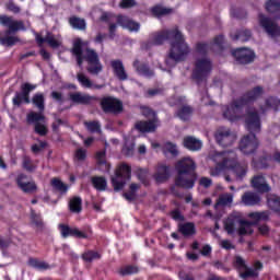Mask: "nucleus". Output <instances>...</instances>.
Listing matches in <instances>:
<instances>
[{
	"instance_id": "nucleus-22",
	"label": "nucleus",
	"mask_w": 280,
	"mask_h": 280,
	"mask_svg": "<svg viewBox=\"0 0 280 280\" xmlns=\"http://www.w3.org/2000/svg\"><path fill=\"white\" fill-rule=\"evenodd\" d=\"M252 187L259 194H268L270 191V185L266 182L264 175H256L252 178Z\"/></svg>"
},
{
	"instance_id": "nucleus-1",
	"label": "nucleus",
	"mask_w": 280,
	"mask_h": 280,
	"mask_svg": "<svg viewBox=\"0 0 280 280\" xmlns=\"http://www.w3.org/2000/svg\"><path fill=\"white\" fill-rule=\"evenodd\" d=\"M209 159L215 165L209 168L210 176L218 177L224 172H232L236 180H244L248 174V165L237 162V154L234 151H213L209 154Z\"/></svg>"
},
{
	"instance_id": "nucleus-21",
	"label": "nucleus",
	"mask_w": 280,
	"mask_h": 280,
	"mask_svg": "<svg viewBox=\"0 0 280 280\" xmlns=\"http://www.w3.org/2000/svg\"><path fill=\"white\" fill-rule=\"evenodd\" d=\"M232 56H234L241 65H248L255 60V52L247 48H237L232 51Z\"/></svg>"
},
{
	"instance_id": "nucleus-7",
	"label": "nucleus",
	"mask_w": 280,
	"mask_h": 280,
	"mask_svg": "<svg viewBox=\"0 0 280 280\" xmlns=\"http://www.w3.org/2000/svg\"><path fill=\"white\" fill-rule=\"evenodd\" d=\"M177 178L175 180L176 187L184 189H194L198 175H196V162L191 158H183L175 164Z\"/></svg>"
},
{
	"instance_id": "nucleus-14",
	"label": "nucleus",
	"mask_w": 280,
	"mask_h": 280,
	"mask_svg": "<svg viewBox=\"0 0 280 280\" xmlns=\"http://www.w3.org/2000/svg\"><path fill=\"white\" fill-rule=\"evenodd\" d=\"M237 139V136L231 131V129L226 127H221L215 132V141L222 148H229V145H233Z\"/></svg>"
},
{
	"instance_id": "nucleus-33",
	"label": "nucleus",
	"mask_w": 280,
	"mask_h": 280,
	"mask_svg": "<svg viewBox=\"0 0 280 280\" xmlns=\"http://www.w3.org/2000/svg\"><path fill=\"white\" fill-rule=\"evenodd\" d=\"M231 205H233V194L224 192L219 196L214 207L218 209V207H231Z\"/></svg>"
},
{
	"instance_id": "nucleus-38",
	"label": "nucleus",
	"mask_w": 280,
	"mask_h": 280,
	"mask_svg": "<svg viewBox=\"0 0 280 280\" xmlns=\"http://www.w3.org/2000/svg\"><path fill=\"white\" fill-rule=\"evenodd\" d=\"M51 187L59 191L60 194H67L69 191V186H67L60 178H52L51 179Z\"/></svg>"
},
{
	"instance_id": "nucleus-27",
	"label": "nucleus",
	"mask_w": 280,
	"mask_h": 280,
	"mask_svg": "<svg viewBox=\"0 0 280 280\" xmlns=\"http://www.w3.org/2000/svg\"><path fill=\"white\" fill-rule=\"evenodd\" d=\"M93 100H95V96H91L82 92L71 94V102H73L74 104H91Z\"/></svg>"
},
{
	"instance_id": "nucleus-49",
	"label": "nucleus",
	"mask_w": 280,
	"mask_h": 280,
	"mask_svg": "<svg viewBox=\"0 0 280 280\" xmlns=\"http://www.w3.org/2000/svg\"><path fill=\"white\" fill-rule=\"evenodd\" d=\"M102 256L97 252H85L82 256L84 261H95V259H100Z\"/></svg>"
},
{
	"instance_id": "nucleus-24",
	"label": "nucleus",
	"mask_w": 280,
	"mask_h": 280,
	"mask_svg": "<svg viewBox=\"0 0 280 280\" xmlns=\"http://www.w3.org/2000/svg\"><path fill=\"white\" fill-rule=\"evenodd\" d=\"M117 22L124 30H128L129 32H138L141 28V25L126 15H118Z\"/></svg>"
},
{
	"instance_id": "nucleus-48",
	"label": "nucleus",
	"mask_w": 280,
	"mask_h": 280,
	"mask_svg": "<svg viewBox=\"0 0 280 280\" xmlns=\"http://www.w3.org/2000/svg\"><path fill=\"white\" fill-rule=\"evenodd\" d=\"M74 161L82 163V161H86V149L79 148L74 152Z\"/></svg>"
},
{
	"instance_id": "nucleus-18",
	"label": "nucleus",
	"mask_w": 280,
	"mask_h": 280,
	"mask_svg": "<svg viewBox=\"0 0 280 280\" xmlns=\"http://www.w3.org/2000/svg\"><path fill=\"white\" fill-rule=\"evenodd\" d=\"M224 43V36L219 35L213 39L212 44H198L197 45V54L198 56H205L209 49L212 51H220L222 49V45Z\"/></svg>"
},
{
	"instance_id": "nucleus-20",
	"label": "nucleus",
	"mask_w": 280,
	"mask_h": 280,
	"mask_svg": "<svg viewBox=\"0 0 280 280\" xmlns=\"http://www.w3.org/2000/svg\"><path fill=\"white\" fill-rule=\"evenodd\" d=\"M259 23L260 26L267 32L268 36H271V38H277V36H280V27L277 25V23H275V21L264 16V14H260Z\"/></svg>"
},
{
	"instance_id": "nucleus-46",
	"label": "nucleus",
	"mask_w": 280,
	"mask_h": 280,
	"mask_svg": "<svg viewBox=\"0 0 280 280\" xmlns=\"http://www.w3.org/2000/svg\"><path fill=\"white\" fill-rule=\"evenodd\" d=\"M177 117H179V119H182L183 121H187V119H189V117H191V107L183 106L177 112Z\"/></svg>"
},
{
	"instance_id": "nucleus-34",
	"label": "nucleus",
	"mask_w": 280,
	"mask_h": 280,
	"mask_svg": "<svg viewBox=\"0 0 280 280\" xmlns=\"http://www.w3.org/2000/svg\"><path fill=\"white\" fill-rule=\"evenodd\" d=\"M179 232L184 234L185 237H191V235H196V224L192 222L179 224Z\"/></svg>"
},
{
	"instance_id": "nucleus-40",
	"label": "nucleus",
	"mask_w": 280,
	"mask_h": 280,
	"mask_svg": "<svg viewBox=\"0 0 280 280\" xmlns=\"http://www.w3.org/2000/svg\"><path fill=\"white\" fill-rule=\"evenodd\" d=\"M16 43H21V39L16 36H4L0 37V44L4 47H14Z\"/></svg>"
},
{
	"instance_id": "nucleus-45",
	"label": "nucleus",
	"mask_w": 280,
	"mask_h": 280,
	"mask_svg": "<svg viewBox=\"0 0 280 280\" xmlns=\"http://www.w3.org/2000/svg\"><path fill=\"white\" fill-rule=\"evenodd\" d=\"M82 211V198L73 197L71 199V213H81Z\"/></svg>"
},
{
	"instance_id": "nucleus-29",
	"label": "nucleus",
	"mask_w": 280,
	"mask_h": 280,
	"mask_svg": "<svg viewBox=\"0 0 280 280\" xmlns=\"http://www.w3.org/2000/svg\"><path fill=\"white\" fill-rule=\"evenodd\" d=\"M31 103H33V106L37 108V113H45V94L43 93H35L31 100Z\"/></svg>"
},
{
	"instance_id": "nucleus-17",
	"label": "nucleus",
	"mask_w": 280,
	"mask_h": 280,
	"mask_svg": "<svg viewBox=\"0 0 280 280\" xmlns=\"http://www.w3.org/2000/svg\"><path fill=\"white\" fill-rule=\"evenodd\" d=\"M15 183L19 189L23 191V194H35V191H38V186L36 185V182L34 180L28 182L27 175L23 173L16 176Z\"/></svg>"
},
{
	"instance_id": "nucleus-2",
	"label": "nucleus",
	"mask_w": 280,
	"mask_h": 280,
	"mask_svg": "<svg viewBox=\"0 0 280 280\" xmlns=\"http://www.w3.org/2000/svg\"><path fill=\"white\" fill-rule=\"evenodd\" d=\"M165 40H168L171 45L168 57L165 60L167 67H175L176 62H180L189 56V46L185 43V37L178 28L155 34L152 44L163 45Z\"/></svg>"
},
{
	"instance_id": "nucleus-53",
	"label": "nucleus",
	"mask_w": 280,
	"mask_h": 280,
	"mask_svg": "<svg viewBox=\"0 0 280 280\" xmlns=\"http://www.w3.org/2000/svg\"><path fill=\"white\" fill-rule=\"evenodd\" d=\"M45 148H47V141H39V144L35 143L31 147V151L33 154H38L39 152H43Z\"/></svg>"
},
{
	"instance_id": "nucleus-30",
	"label": "nucleus",
	"mask_w": 280,
	"mask_h": 280,
	"mask_svg": "<svg viewBox=\"0 0 280 280\" xmlns=\"http://www.w3.org/2000/svg\"><path fill=\"white\" fill-rule=\"evenodd\" d=\"M170 178V167L165 164H160L155 173L156 183H163Z\"/></svg>"
},
{
	"instance_id": "nucleus-43",
	"label": "nucleus",
	"mask_w": 280,
	"mask_h": 280,
	"mask_svg": "<svg viewBox=\"0 0 280 280\" xmlns=\"http://www.w3.org/2000/svg\"><path fill=\"white\" fill-rule=\"evenodd\" d=\"M164 154H172V156H178V148L172 142H165L163 145Z\"/></svg>"
},
{
	"instance_id": "nucleus-55",
	"label": "nucleus",
	"mask_w": 280,
	"mask_h": 280,
	"mask_svg": "<svg viewBox=\"0 0 280 280\" xmlns=\"http://www.w3.org/2000/svg\"><path fill=\"white\" fill-rule=\"evenodd\" d=\"M7 10L9 12H12L13 14H20L21 13V7H19L14 1H9L7 4Z\"/></svg>"
},
{
	"instance_id": "nucleus-28",
	"label": "nucleus",
	"mask_w": 280,
	"mask_h": 280,
	"mask_svg": "<svg viewBox=\"0 0 280 280\" xmlns=\"http://www.w3.org/2000/svg\"><path fill=\"white\" fill-rule=\"evenodd\" d=\"M184 148H187V150H190L191 152H198V150L202 149V141L194 137H186L184 139Z\"/></svg>"
},
{
	"instance_id": "nucleus-12",
	"label": "nucleus",
	"mask_w": 280,
	"mask_h": 280,
	"mask_svg": "<svg viewBox=\"0 0 280 280\" xmlns=\"http://www.w3.org/2000/svg\"><path fill=\"white\" fill-rule=\"evenodd\" d=\"M130 167L128 164H121L116 170V174L114 177H112V184L115 189V191H119L124 189V185H126L127 180H130Z\"/></svg>"
},
{
	"instance_id": "nucleus-50",
	"label": "nucleus",
	"mask_w": 280,
	"mask_h": 280,
	"mask_svg": "<svg viewBox=\"0 0 280 280\" xmlns=\"http://www.w3.org/2000/svg\"><path fill=\"white\" fill-rule=\"evenodd\" d=\"M22 167L26 170V172H34V170H36L34 163H32V159L27 155L23 158Z\"/></svg>"
},
{
	"instance_id": "nucleus-3",
	"label": "nucleus",
	"mask_w": 280,
	"mask_h": 280,
	"mask_svg": "<svg viewBox=\"0 0 280 280\" xmlns=\"http://www.w3.org/2000/svg\"><path fill=\"white\" fill-rule=\"evenodd\" d=\"M247 218H249L252 222L244 220L242 212H232L224 221V230L226 233H229V235H233L235 231H237L238 235H252V233L255 231L253 229L254 224L261 222V220H268V218H270V212H249Z\"/></svg>"
},
{
	"instance_id": "nucleus-9",
	"label": "nucleus",
	"mask_w": 280,
	"mask_h": 280,
	"mask_svg": "<svg viewBox=\"0 0 280 280\" xmlns=\"http://www.w3.org/2000/svg\"><path fill=\"white\" fill-rule=\"evenodd\" d=\"M141 114L151 119L148 121H139L136 125L137 130L140 132H154V130L159 128V118L156 117V114L147 106L141 107Z\"/></svg>"
},
{
	"instance_id": "nucleus-44",
	"label": "nucleus",
	"mask_w": 280,
	"mask_h": 280,
	"mask_svg": "<svg viewBox=\"0 0 280 280\" xmlns=\"http://www.w3.org/2000/svg\"><path fill=\"white\" fill-rule=\"evenodd\" d=\"M84 126L89 132H102V125L97 120L84 121Z\"/></svg>"
},
{
	"instance_id": "nucleus-15",
	"label": "nucleus",
	"mask_w": 280,
	"mask_h": 280,
	"mask_svg": "<svg viewBox=\"0 0 280 280\" xmlns=\"http://www.w3.org/2000/svg\"><path fill=\"white\" fill-rule=\"evenodd\" d=\"M0 25L2 27H7L5 35L10 36V34H16L19 31H25V23L23 21H16L12 19V16L0 15Z\"/></svg>"
},
{
	"instance_id": "nucleus-23",
	"label": "nucleus",
	"mask_w": 280,
	"mask_h": 280,
	"mask_svg": "<svg viewBox=\"0 0 280 280\" xmlns=\"http://www.w3.org/2000/svg\"><path fill=\"white\" fill-rule=\"evenodd\" d=\"M241 202L244 207H257L261 203V197L257 192L246 191L241 197Z\"/></svg>"
},
{
	"instance_id": "nucleus-59",
	"label": "nucleus",
	"mask_w": 280,
	"mask_h": 280,
	"mask_svg": "<svg viewBox=\"0 0 280 280\" xmlns=\"http://www.w3.org/2000/svg\"><path fill=\"white\" fill-rule=\"evenodd\" d=\"M137 5V2L135 0H121L119 7L120 8H135Z\"/></svg>"
},
{
	"instance_id": "nucleus-37",
	"label": "nucleus",
	"mask_w": 280,
	"mask_h": 280,
	"mask_svg": "<svg viewBox=\"0 0 280 280\" xmlns=\"http://www.w3.org/2000/svg\"><path fill=\"white\" fill-rule=\"evenodd\" d=\"M71 26L73 30H79V32H84L86 30V21L82 18L72 16Z\"/></svg>"
},
{
	"instance_id": "nucleus-54",
	"label": "nucleus",
	"mask_w": 280,
	"mask_h": 280,
	"mask_svg": "<svg viewBox=\"0 0 280 280\" xmlns=\"http://www.w3.org/2000/svg\"><path fill=\"white\" fill-rule=\"evenodd\" d=\"M71 235L72 237H77L78 240H86V237H89L86 233H84L83 231H80L78 228L71 229Z\"/></svg>"
},
{
	"instance_id": "nucleus-4",
	"label": "nucleus",
	"mask_w": 280,
	"mask_h": 280,
	"mask_svg": "<svg viewBox=\"0 0 280 280\" xmlns=\"http://www.w3.org/2000/svg\"><path fill=\"white\" fill-rule=\"evenodd\" d=\"M245 128L250 135L244 136L240 142V150L243 154H253L259 148V141L255 135L261 132V119L259 112L249 107L245 114Z\"/></svg>"
},
{
	"instance_id": "nucleus-64",
	"label": "nucleus",
	"mask_w": 280,
	"mask_h": 280,
	"mask_svg": "<svg viewBox=\"0 0 280 280\" xmlns=\"http://www.w3.org/2000/svg\"><path fill=\"white\" fill-rule=\"evenodd\" d=\"M172 218L173 220H177L178 222H182V220H184L183 214H180V211L178 210H174L172 212Z\"/></svg>"
},
{
	"instance_id": "nucleus-58",
	"label": "nucleus",
	"mask_w": 280,
	"mask_h": 280,
	"mask_svg": "<svg viewBox=\"0 0 280 280\" xmlns=\"http://www.w3.org/2000/svg\"><path fill=\"white\" fill-rule=\"evenodd\" d=\"M65 120H62L61 118H57L56 121H54L51 125L52 132H58L60 126H65Z\"/></svg>"
},
{
	"instance_id": "nucleus-32",
	"label": "nucleus",
	"mask_w": 280,
	"mask_h": 280,
	"mask_svg": "<svg viewBox=\"0 0 280 280\" xmlns=\"http://www.w3.org/2000/svg\"><path fill=\"white\" fill-rule=\"evenodd\" d=\"M78 81L83 89H104V85L94 84L84 73L78 74Z\"/></svg>"
},
{
	"instance_id": "nucleus-19",
	"label": "nucleus",
	"mask_w": 280,
	"mask_h": 280,
	"mask_svg": "<svg viewBox=\"0 0 280 280\" xmlns=\"http://www.w3.org/2000/svg\"><path fill=\"white\" fill-rule=\"evenodd\" d=\"M35 40L38 47H43L45 43H47L51 49H59V47H62V40L56 38V35L51 32H47L45 37H42L40 34H36Z\"/></svg>"
},
{
	"instance_id": "nucleus-41",
	"label": "nucleus",
	"mask_w": 280,
	"mask_h": 280,
	"mask_svg": "<svg viewBox=\"0 0 280 280\" xmlns=\"http://www.w3.org/2000/svg\"><path fill=\"white\" fill-rule=\"evenodd\" d=\"M266 10L270 14H277V12H280V0H269V1H267Z\"/></svg>"
},
{
	"instance_id": "nucleus-31",
	"label": "nucleus",
	"mask_w": 280,
	"mask_h": 280,
	"mask_svg": "<svg viewBox=\"0 0 280 280\" xmlns=\"http://www.w3.org/2000/svg\"><path fill=\"white\" fill-rule=\"evenodd\" d=\"M96 162L98 165V170L101 172H109L110 171V164L106 162V151H98L96 153Z\"/></svg>"
},
{
	"instance_id": "nucleus-5",
	"label": "nucleus",
	"mask_w": 280,
	"mask_h": 280,
	"mask_svg": "<svg viewBox=\"0 0 280 280\" xmlns=\"http://www.w3.org/2000/svg\"><path fill=\"white\" fill-rule=\"evenodd\" d=\"M72 54L77 58V63L82 67V62H86L88 71L92 75L102 73V62L100 61V55L95 49L89 48V42H82L80 38L73 40Z\"/></svg>"
},
{
	"instance_id": "nucleus-42",
	"label": "nucleus",
	"mask_w": 280,
	"mask_h": 280,
	"mask_svg": "<svg viewBox=\"0 0 280 280\" xmlns=\"http://www.w3.org/2000/svg\"><path fill=\"white\" fill-rule=\"evenodd\" d=\"M92 184L97 191H104L107 187L106 178L104 177H93Z\"/></svg>"
},
{
	"instance_id": "nucleus-36",
	"label": "nucleus",
	"mask_w": 280,
	"mask_h": 280,
	"mask_svg": "<svg viewBox=\"0 0 280 280\" xmlns=\"http://www.w3.org/2000/svg\"><path fill=\"white\" fill-rule=\"evenodd\" d=\"M133 67L136 71L139 73V75H143L144 78H152L154 75V72L148 68L145 65L139 66V61L133 62Z\"/></svg>"
},
{
	"instance_id": "nucleus-52",
	"label": "nucleus",
	"mask_w": 280,
	"mask_h": 280,
	"mask_svg": "<svg viewBox=\"0 0 280 280\" xmlns=\"http://www.w3.org/2000/svg\"><path fill=\"white\" fill-rule=\"evenodd\" d=\"M58 229L61 233V237H63L66 240V237H69L71 235V226L65 224V223H60L58 225Z\"/></svg>"
},
{
	"instance_id": "nucleus-56",
	"label": "nucleus",
	"mask_w": 280,
	"mask_h": 280,
	"mask_svg": "<svg viewBox=\"0 0 280 280\" xmlns=\"http://www.w3.org/2000/svg\"><path fill=\"white\" fill-rule=\"evenodd\" d=\"M50 97L51 100H54L55 102H58V104H65V96H62V93L58 92V91H52L50 93Z\"/></svg>"
},
{
	"instance_id": "nucleus-60",
	"label": "nucleus",
	"mask_w": 280,
	"mask_h": 280,
	"mask_svg": "<svg viewBox=\"0 0 280 280\" xmlns=\"http://www.w3.org/2000/svg\"><path fill=\"white\" fill-rule=\"evenodd\" d=\"M122 152L124 154H126V156H132L135 152V144L131 143L129 147L128 144H125V147L122 148Z\"/></svg>"
},
{
	"instance_id": "nucleus-39",
	"label": "nucleus",
	"mask_w": 280,
	"mask_h": 280,
	"mask_svg": "<svg viewBox=\"0 0 280 280\" xmlns=\"http://www.w3.org/2000/svg\"><path fill=\"white\" fill-rule=\"evenodd\" d=\"M151 12L154 14V16L160 19V16H167V14H172L174 10L161 5H155L151 9Z\"/></svg>"
},
{
	"instance_id": "nucleus-47",
	"label": "nucleus",
	"mask_w": 280,
	"mask_h": 280,
	"mask_svg": "<svg viewBox=\"0 0 280 280\" xmlns=\"http://www.w3.org/2000/svg\"><path fill=\"white\" fill-rule=\"evenodd\" d=\"M31 220L33 222V224H35V226H37V229H43V217H40V214L36 213V210L31 209Z\"/></svg>"
},
{
	"instance_id": "nucleus-26",
	"label": "nucleus",
	"mask_w": 280,
	"mask_h": 280,
	"mask_svg": "<svg viewBox=\"0 0 280 280\" xmlns=\"http://www.w3.org/2000/svg\"><path fill=\"white\" fill-rule=\"evenodd\" d=\"M280 106V100L277 97H269L265 101L264 105H260L258 113H260L261 115L268 113V110H270V108H272L273 110H277Z\"/></svg>"
},
{
	"instance_id": "nucleus-11",
	"label": "nucleus",
	"mask_w": 280,
	"mask_h": 280,
	"mask_svg": "<svg viewBox=\"0 0 280 280\" xmlns=\"http://www.w3.org/2000/svg\"><path fill=\"white\" fill-rule=\"evenodd\" d=\"M211 73V61L207 57H199L196 60L195 69L192 71L194 80H197L198 83L206 80L207 75Z\"/></svg>"
},
{
	"instance_id": "nucleus-63",
	"label": "nucleus",
	"mask_w": 280,
	"mask_h": 280,
	"mask_svg": "<svg viewBox=\"0 0 280 280\" xmlns=\"http://www.w3.org/2000/svg\"><path fill=\"white\" fill-rule=\"evenodd\" d=\"M39 55L42 56L43 60H50L51 59V54L47 50H45V48H42L39 50Z\"/></svg>"
},
{
	"instance_id": "nucleus-25",
	"label": "nucleus",
	"mask_w": 280,
	"mask_h": 280,
	"mask_svg": "<svg viewBox=\"0 0 280 280\" xmlns=\"http://www.w3.org/2000/svg\"><path fill=\"white\" fill-rule=\"evenodd\" d=\"M110 66L114 70V73L118 80L125 81L128 80V73L126 72V68H124V62L121 60H113Z\"/></svg>"
},
{
	"instance_id": "nucleus-10",
	"label": "nucleus",
	"mask_w": 280,
	"mask_h": 280,
	"mask_svg": "<svg viewBox=\"0 0 280 280\" xmlns=\"http://www.w3.org/2000/svg\"><path fill=\"white\" fill-rule=\"evenodd\" d=\"M32 91H36V85L27 82L22 83L20 92H15L12 98L13 106H15V108H21L23 104H32V98L30 97Z\"/></svg>"
},
{
	"instance_id": "nucleus-6",
	"label": "nucleus",
	"mask_w": 280,
	"mask_h": 280,
	"mask_svg": "<svg viewBox=\"0 0 280 280\" xmlns=\"http://www.w3.org/2000/svg\"><path fill=\"white\" fill-rule=\"evenodd\" d=\"M264 95V89L261 86H256L252 91L246 92L240 98L234 101L230 106L223 107V117L228 121H240L242 117V108L253 104L256 100H259V96Z\"/></svg>"
},
{
	"instance_id": "nucleus-8",
	"label": "nucleus",
	"mask_w": 280,
	"mask_h": 280,
	"mask_svg": "<svg viewBox=\"0 0 280 280\" xmlns=\"http://www.w3.org/2000/svg\"><path fill=\"white\" fill-rule=\"evenodd\" d=\"M234 266L237 268L242 279H255L256 277H259V271L264 269V264L259 260L254 262V268H248V266H246V260L241 256L235 257Z\"/></svg>"
},
{
	"instance_id": "nucleus-61",
	"label": "nucleus",
	"mask_w": 280,
	"mask_h": 280,
	"mask_svg": "<svg viewBox=\"0 0 280 280\" xmlns=\"http://www.w3.org/2000/svg\"><path fill=\"white\" fill-rule=\"evenodd\" d=\"M199 185H201V187L207 188V187H211V185H213V182L209 177H201L199 180Z\"/></svg>"
},
{
	"instance_id": "nucleus-57",
	"label": "nucleus",
	"mask_w": 280,
	"mask_h": 280,
	"mask_svg": "<svg viewBox=\"0 0 280 280\" xmlns=\"http://www.w3.org/2000/svg\"><path fill=\"white\" fill-rule=\"evenodd\" d=\"M137 272H139V269L135 266H127L120 270V275H122V276L135 275Z\"/></svg>"
},
{
	"instance_id": "nucleus-62",
	"label": "nucleus",
	"mask_w": 280,
	"mask_h": 280,
	"mask_svg": "<svg viewBox=\"0 0 280 280\" xmlns=\"http://www.w3.org/2000/svg\"><path fill=\"white\" fill-rule=\"evenodd\" d=\"M220 246L221 248H225V250H231L232 248H234L233 243H231V241L229 240L221 241Z\"/></svg>"
},
{
	"instance_id": "nucleus-35",
	"label": "nucleus",
	"mask_w": 280,
	"mask_h": 280,
	"mask_svg": "<svg viewBox=\"0 0 280 280\" xmlns=\"http://www.w3.org/2000/svg\"><path fill=\"white\" fill-rule=\"evenodd\" d=\"M28 266H31V268H35V270H49V268H51L49 264L39 260L38 258H30Z\"/></svg>"
},
{
	"instance_id": "nucleus-13",
	"label": "nucleus",
	"mask_w": 280,
	"mask_h": 280,
	"mask_svg": "<svg viewBox=\"0 0 280 280\" xmlns=\"http://www.w3.org/2000/svg\"><path fill=\"white\" fill-rule=\"evenodd\" d=\"M26 121L27 124H34V131L36 135H39V137H46V135L49 132L47 126L40 122L45 121V114L31 112L26 115Z\"/></svg>"
},
{
	"instance_id": "nucleus-51",
	"label": "nucleus",
	"mask_w": 280,
	"mask_h": 280,
	"mask_svg": "<svg viewBox=\"0 0 280 280\" xmlns=\"http://www.w3.org/2000/svg\"><path fill=\"white\" fill-rule=\"evenodd\" d=\"M233 40H242V43H246L250 38V31H242L240 34L232 36Z\"/></svg>"
},
{
	"instance_id": "nucleus-16",
	"label": "nucleus",
	"mask_w": 280,
	"mask_h": 280,
	"mask_svg": "<svg viewBox=\"0 0 280 280\" xmlns=\"http://www.w3.org/2000/svg\"><path fill=\"white\" fill-rule=\"evenodd\" d=\"M101 107L104 113L117 114L124 110V103L113 96H105L101 100Z\"/></svg>"
}]
</instances>
